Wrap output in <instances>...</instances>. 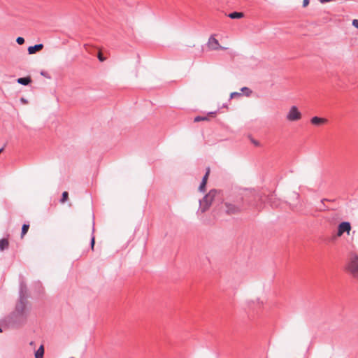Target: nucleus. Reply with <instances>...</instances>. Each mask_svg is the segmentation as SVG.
I'll return each instance as SVG.
<instances>
[{"instance_id": "obj_11", "label": "nucleus", "mask_w": 358, "mask_h": 358, "mask_svg": "<svg viewBox=\"0 0 358 358\" xmlns=\"http://www.w3.org/2000/svg\"><path fill=\"white\" fill-rule=\"evenodd\" d=\"M17 83L23 85H27L31 83V79L29 76L28 77H24V78H20L17 79Z\"/></svg>"}, {"instance_id": "obj_15", "label": "nucleus", "mask_w": 358, "mask_h": 358, "mask_svg": "<svg viewBox=\"0 0 358 358\" xmlns=\"http://www.w3.org/2000/svg\"><path fill=\"white\" fill-rule=\"evenodd\" d=\"M29 224H23L22 227V233H21V238H22L27 233V231L29 230Z\"/></svg>"}, {"instance_id": "obj_21", "label": "nucleus", "mask_w": 358, "mask_h": 358, "mask_svg": "<svg viewBox=\"0 0 358 358\" xmlns=\"http://www.w3.org/2000/svg\"><path fill=\"white\" fill-rule=\"evenodd\" d=\"M98 58L100 62H104L106 60V57H104L101 52L98 53Z\"/></svg>"}, {"instance_id": "obj_1", "label": "nucleus", "mask_w": 358, "mask_h": 358, "mask_svg": "<svg viewBox=\"0 0 358 358\" xmlns=\"http://www.w3.org/2000/svg\"><path fill=\"white\" fill-rule=\"evenodd\" d=\"M218 194L219 192L217 189H213L199 201V210L201 213H205L210 208Z\"/></svg>"}, {"instance_id": "obj_12", "label": "nucleus", "mask_w": 358, "mask_h": 358, "mask_svg": "<svg viewBox=\"0 0 358 358\" xmlns=\"http://www.w3.org/2000/svg\"><path fill=\"white\" fill-rule=\"evenodd\" d=\"M9 245V241L6 238H3L0 240V250L2 251L4 249H6L8 248Z\"/></svg>"}, {"instance_id": "obj_24", "label": "nucleus", "mask_w": 358, "mask_h": 358, "mask_svg": "<svg viewBox=\"0 0 358 358\" xmlns=\"http://www.w3.org/2000/svg\"><path fill=\"white\" fill-rule=\"evenodd\" d=\"M309 4V0H303V6L305 8Z\"/></svg>"}, {"instance_id": "obj_4", "label": "nucleus", "mask_w": 358, "mask_h": 358, "mask_svg": "<svg viewBox=\"0 0 358 358\" xmlns=\"http://www.w3.org/2000/svg\"><path fill=\"white\" fill-rule=\"evenodd\" d=\"M351 229L352 227L350 222H343L338 226L337 236L341 237L343 235L344 233H346L348 235H349Z\"/></svg>"}, {"instance_id": "obj_6", "label": "nucleus", "mask_w": 358, "mask_h": 358, "mask_svg": "<svg viewBox=\"0 0 358 358\" xmlns=\"http://www.w3.org/2000/svg\"><path fill=\"white\" fill-rule=\"evenodd\" d=\"M208 46L210 50H216L219 49H224V48H222L218 42V41L214 38L210 37L208 42Z\"/></svg>"}, {"instance_id": "obj_9", "label": "nucleus", "mask_w": 358, "mask_h": 358, "mask_svg": "<svg viewBox=\"0 0 358 358\" xmlns=\"http://www.w3.org/2000/svg\"><path fill=\"white\" fill-rule=\"evenodd\" d=\"M225 206L228 214H236L240 212V208L234 204L227 203Z\"/></svg>"}, {"instance_id": "obj_13", "label": "nucleus", "mask_w": 358, "mask_h": 358, "mask_svg": "<svg viewBox=\"0 0 358 358\" xmlns=\"http://www.w3.org/2000/svg\"><path fill=\"white\" fill-rule=\"evenodd\" d=\"M43 355H44V348H43V345H41L35 353V357L36 358H43Z\"/></svg>"}, {"instance_id": "obj_10", "label": "nucleus", "mask_w": 358, "mask_h": 358, "mask_svg": "<svg viewBox=\"0 0 358 358\" xmlns=\"http://www.w3.org/2000/svg\"><path fill=\"white\" fill-rule=\"evenodd\" d=\"M43 48V44H36L34 46H29L27 50L29 55H33L35 54L36 52L41 51Z\"/></svg>"}, {"instance_id": "obj_27", "label": "nucleus", "mask_w": 358, "mask_h": 358, "mask_svg": "<svg viewBox=\"0 0 358 358\" xmlns=\"http://www.w3.org/2000/svg\"><path fill=\"white\" fill-rule=\"evenodd\" d=\"M84 47L87 50V48L89 47V45H85Z\"/></svg>"}, {"instance_id": "obj_28", "label": "nucleus", "mask_w": 358, "mask_h": 358, "mask_svg": "<svg viewBox=\"0 0 358 358\" xmlns=\"http://www.w3.org/2000/svg\"><path fill=\"white\" fill-rule=\"evenodd\" d=\"M3 149H0V153L2 152Z\"/></svg>"}, {"instance_id": "obj_7", "label": "nucleus", "mask_w": 358, "mask_h": 358, "mask_svg": "<svg viewBox=\"0 0 358 358\" xmlns=\"http://www.w3.org/2000/svg\"><path fill=\"white\" fill-rule=\"evenodd\" d=\"M328 122V120L323 117L315 116L310 119V123L315 126H321L326 124Z\"/></svg>"}, {"instance_id": "obj_25", "label": "nucleus", "mask_w": 358, "mask_h": 358, "mask_svg": "<svg viewBox=\"0 0 358 358\" xmlns=\"http://www.w3.org/2000/svg\"><path fill=\"white\" fill-rule=\"evenodd\" d=\"M252 143L255 145H256V146H259V145H260V143H259V141H256V140H254V139H253V140H252Z\"/></svg>"}, {"instance_id": "obj_3", "label": "nucleus", "mask_w": 358, "mask_h": 358, "mask_svg": "<svg viewBox=\"0 0 358 358\" xmlns=\"http://www.w3.org/2000/svg\"><path fill=\"white\" fill-rule=\"evenodd\" d=\"M302 118V113L297 106H292L285 115V119L287 122H298Z\"/></svg>"}, {"instance_id": "obj_20", "label": "nucleus", "mask_w": 358, "mask_h": 358, "mask_svg": "<svg viewBox=\"0 0 358 358\" xmlns=\"http://www.w3.org/2000/svg\"><path fill=\"white\" fill-rule=\"evenodd\" d=\"M16 42H17L19 45H22V44L24 43V38L19 36V37H17V38H16Z\"/></svg>"}, {"instance_id": "obj_14", "label": "nucleus", "mask_w": 358, "mask_h": 358, "mask_svg": "<svg viewBox=\"0 0 358 358\" xmlns=\"http://www.w3.org/2000/svg\"><path fill=\"white\" fill-rule=\"evenodd\" d=\"M243 13L241 12H234L229 15V17L231 19H238L243 17Z\"/></svg>"}, {"instance_id": "obj_5", "label": "nucleus", "mask_w": 358, "mask_h": 358, "mask_svg": "<svg viewBox=\"0 0 358 358\" xmlns=\"http://www.w3.org/2000/svg\"><path fill=\"white\" fill-rule=\"evenodd\" d=\"M26 304L24 301H20L15 307V314L17 315H24L26 313Z\"/></svg>"}, {"instance_id": "obj_16", "label": "nucleus", "mask_w": 358, "mask_h": 358, "mask_svg": "<svg viewBox=\"0 0 358 358\" xmlns=\"http://www.w3.org/2000/svg\"><path fill=\"white\" fill-rule=\"evenodd\" d=\"M208 120H209L208 116H204V117L197 116L194 118L195 122H197L199 121H208Z\"/></svg>"}, {"instance_id": "obj_8", "label": "nucleus", "mask_w": 358, "mask_h": 358, "mask_svg": "<svg viewBox=\"0 0 358 358\" xmlns=\"http://www.w3.org/2000/svg\"><path fill=\"white\" fill-rule=\"evenodd\" d=\"M210 167H207L206 174L202 179V182H201V185L199 187V190L200 192H203L205 190L206 185L207 184V181L208 179V176L210 175Z\"/></svg>"}, {"instance_id": "obj_22", "label": "nucleus", "mask_w": 358, "mask_h": 358, "mask_svg": "<svg viewBox=\"0 0 358 358\" xmlns=\"http://www.w3.org/2000/svg\"><path fill=\"white\" fill-rule=\"evenodd\" d=\"M94 243H95V238H94V236H92V238H91V248H92V250H94Z\"/></svg>"}, {"instance_id": "obj_17", "label": "nucleus", "mask_w": 358, "mask_h": 358, "mask_svg": "<svg viewBox=\"0 0 358 358\" xmlns=\"http://www.w3.org/2000/svg\"><path fill=\"white\" fill-rule=\"evenodd\" d=\"M69 198V194L67 192H64L62 194V198L61 199V203H64L68 200Z\"/></svg>"}, {"instance_id": "obj_23", "label": "nucleus", "mask_w": 358, "mask_h": 358, "mask_svg": "<svg viewBox=\"0 0 358 358\" xmlns=\"http://www.w3.org/2000/svg\"><path fill=\"white\" fill-rule=\"evenodd\" d=\"M352 25L358 29V20L355 19L352 20Z\"/></svg>"}, {"instance_id": "obj_18", "label": "nucleus", "mask_w": 358, "mask_h": 358, "mask_svg": "<svg viewBox=\"0 0 358 358\" xmlns=\"http://www.w3.org/2000/svg\"><path fill=\"white\" fill-rule=\"evenodd\" d=\"M241 91L245 92L248 96H250L252 93V91L246 87L241 88Z\"/></svg>"}, {"instance_id": "obj_29", "label": "nucleus", "mask_w": 358, "mask_h": 358, "mask_svg": "<svg viewBox=\"0 0 358 358\" xmlns=\"http://www.w3.org/2000/svg\"><path fill=\"white\" fill-rule=\"evenodd\" d=\"M0 332H2V329H1V328H0Z\"/></svg>"}, {"instance_id": "obj_2", "label": "nucleus", "mask_w": 358, "mask_h": 358, "mask_svg": "<svg viewBox=\"0 0 358 358\" xmlns=\"http://www.w3.org/2000/svg\"><path fill=\"white\" fill-rule=\"evenodd\" d=\"M345 270L354 278L358 280V255L352 254L345 266Z\"/></svg>"}, {"instance_id": "obj_19", "label": "nucleus", "mask_w": 358, "mask_h": 358, "mask_svg": "<svg viewBox=\"0 0 358 358\" xmlns=\"http://www.w3.org/2000/svg\"><path fill=\"white\" fill-rule=\"evenodd\" d=\"M241 96V93L240 92H231L230 94V99H234V98H236V97H239Z\"/></svg>"}, {"instance_id": "obj_30", "label": "nucleus", "mask_w": 358, "mask_h": 358, "mask_svg": "<svg viewBox=\"0 0 358 358\" xmlns=\"http://www.w3.org/2000/svg\"><path fill=\"white\" fill-rule=\"evenodd\" d=\"M71 358H74V357H71Z\"/></svg>"}, {"instance_id": "obj_26", "label": "nucleus", "mask_w": 358, "mask_h": 358, "mask_svg": "<svg viewBox=\"0 0 358 358\" xmlns=\"http://www.w3.org/2000/svg\"><path fill=\"white\" fill-rule=\"evenodd\" d=\"M216 115V112H210L208 114V115H211V116H215Z\"/></svg>"}]
</instances>
